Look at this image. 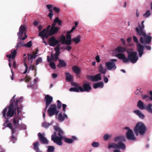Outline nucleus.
Masks as SVG:
<instances>
[{"instance_id": "nucleus-64", "label": "nucleus", "mask_w": 152, "mask_h": 152, "mask_svg": "<svg viewBox=\"0 0 152 152\" xmlns=\"http://www.w3.org/2000/svg\"><path fill=\"white\" fill-rule=\"evenodd\" d=\"M121 42H122V44L123 45H125V43H126V41L124 39L121 38Z\"/></svg>"}, {"instance_id": "nucleus-12", "label": "nucleus", "mask_w": 152, "mask_h": 152, "mask_svg": "<svg viewBox=\"0 0 152 152\" xmlns=\"http://www.w3.org/2000/svg\"><path fill=\"white\" fill-rule=\"evenodd\" d=\"M60 42V41L56 39L54 36L51 37L48 41V43L50 46L54 47L57 45H58V43Z\"/></svg>"}, {"instance_id": "nucleus-48", "label": "nucleus", "mask_w": 152, "mask_h": 152, "mask_svg": "<svg viewBox=\"0 0 152 152\" xmlns=\"http://www.w3.org/2000/svg\"><path fill=\"white\" fill-rule=\"evenodd\" d=\"M69 90L70 91H74L76 92H79L80 90L78 88V87H73L70 88Z\"/></svg>"}, {"instance_id": "nucleus-9", "label": "nucleus", "mask_w": 152, "mask_h": 152, "mask_svg": "<svg viewBox=\"0 0 152 152\" xmlns=\"http://www.w3.org/2000/svg\"><path fill=\"white\" fill-rule=\"evenodd\" d=\"M124 129L127 130L126 133V136L127 138L129 140H135L136 138L134 136L132 130L130 129L128 127H125Z\"/></svg>"}, {"instance_id": "nucleus-23", "label": "nucleus", "mask_w": 152, "mask_h": 152, "mask_svg": "<svg viewBox=\"0 0 152 152\" xmlns=\"http://www.w3.org/2000/svg\"><path fill=\"white\" fill-rule=\"evenodd\" d=\"M115 56L117 57L119 59L123 60V62L124 63H127V62L125 61L127 58H126L124 54L121 53H119L116 54Z\"/></svg>"}, {"instance_id": "nucleus-14", "label": "nucleus", "mask_w": 152, "mask_h": 152, "mask_svg": "<svg viewBox=\"0 0 152 152\" xmlns=\"http://www.w3.org/2000/svg\"><path fill=\"white\" fill-rule=\"evenodd\" d=\"M39 137V140L40 142L43 144H47L48 143V141L46 137H44V135L40 133L38 134Z\"/></svg>"}, {"instance_id": "nucleus-4", "label": "nucleus", "mask_w": 152, "mask_h": 152, "mask_svg": "<svg viewBox=\"0 0 152 152\" xmlns=\"http://www.w3.org/2000/svg\"><path fill=\"white\" fill-rule=\"evenodd\" d=\"M134 131L136 136L140 134L143 135L146 133V127L145 125L142 122L137 123L134 129Z\"/></svg>"}, {"instance_id": "nucleus-26", "label": "nucleus", "mask_w": 152, "mask_h": 152, "mask_svg": "<svg viewBox=\"0 0 152 152\" xmlns=\"http://www.w3.org/2000/svg\"><path fill=\"white\" fill-rule=\"evenodd\" d=\"M56 23H58L59 25L61 26V21L58 17L54 19L53 23L51 25V27H56Z\"/></svg>"}, {"instance_id": "nucleus-35", "label": "nucleus", "mask_w": 152, "mask_h": 152, "mask_svg": "<svg viewBox=\"0 0 152 152\" xmlns=\"http://www.w3.org/2000/svg\"><path fill=\"white\" fill-rule=\"evenodd\" d=\"M66 79L69 82L72 81L73 76L71 75L68 72H66Z\"/></svg>"}, {"instance_id": "nucleus-62", "label": "nucleus", "mask_w": 152, "mask_h": 152, "mask_svg": "<svg viewBox=\"0 0 152 152\" xmlns=\"http://www.w3.org/2000/svg\"><path fill=\"white\" fill-rule=\"evenodd\" d=\"M132 50L131 49H128L127 50H126V51L127 52V53L128 54V55L129 54H130V53H132V50Z\"/></svg>"}, {"instance_id": "nucleus-32", "label": "nucleus", "mask_w": 152, "mask_h": 152, "mask_svg": "<svg viewBox=\"0 0 152 152\" xmlns=\"http://www.w3.org/2000/svg\"><path fill=\"white\" fill-rule=\"evenodd\" d=\"M16 129H26V127L25 126H22L20 127H18L16 126H15L13 127H12L11 130L12 131V134H14L16 132Z\"/></svg>"}, {"instance_id": "nucleus-44", "label": "nucleus", "mask_w": 152, "mask_h": 152, "mask_svg": "<svg viewBox=\"0 0 152 152\" xmlns=\"http://www.w3.org/2000/svg\"><path fill=\"white\" fill-rule=\"evenodd\" d=\"M151 15V11L150 10H146V12L143 14V16L147 18L150 16Z\"/></svg>"}, {"instance_id": "nucleus-57", "label": "nucleus", "mask_w": 152, "mask_h": 152, "mask_svg": "<svg viewBox=\"0 0 152 152\" xmlns=\"http://www.w3.org/2000/svg\"><path fill=\"white\" fill-rule=\"evenodd\" d=\"M25 82H29V81L31 79V77H28L27 76H26L25 78Z\"/></svg>"}, {"instance_id": "nucleus-20", "label": "nucleus", "mask_w": 152, "mask_h": 152, "mask_svg": "<svg viewBox=\"0 0 152 152\" xmlns=\"http://www.w3.org/2000/svg\"><path fill=\"white\" fill-rule=\"evenodd\" d=\"M53 99V97L49 95H46L45 98V100L46 102L45 104L47 105H49L52 102Z\"/></svg>"}, {"instance_id": "nucleus-41", "label": "nucleus", "mask_w": 152, "mask_h": 152, "mask_svg": "<svg viewBox=\"0 0 152 152\" xmlns=\"http://www.w3.org/2000/svg\"><path fill=\"white\" fill-rule=\"evenodd\" d=\"M28 59L29 60H31V62H32L33 59H35V58L37 56L36 54H34V52H33V55H30L29 54H28Z\"/></svg>"}, {"instance_id": "nucleus-24", "label": "nucleus", "mask_w": 152, "mask_h": 152, "mask_svg": "<svg viewBox=\"0 0 152 152\" xmlns=\"http://www.w3.org/2000/svg\"><path fill=\"white\" fill-rule=\"evenodd\" d=\"M67 32L66 35V45H70L71 44L72 39H71V37L70 34Z\"/></svg>"}, {"instance_id": "nucleus-49", "label": "nucleus", "mask_w": 152, "mask_h": 152, "mask_svg": "<svg viewBox=\"0 0 152 152\" xmlns=\"http://www.w3.org/2000/svg\"><path fill=\"white\" fill-rule=\"evenodd\" d=\"M56 102L57 103L56 106L57 109H60L61 108L62 103L59 100H57Z\"/></svg>"}, {"instance_id": "nucleus-17", "label": "nucleus", "mask_w": 152, "mask_h": 152, "mask_svg": "<svg viewBox=\"0 0 152 152\" xmlns=\"http://www.w3.org/2000/svg\"><path fill=\"white\" fill-rule=\"evenodd\" d=\"M39 36L41 37L42 39L44 40L45 38H47L49 36V31L48 32V31L45 28L42 31L39 32Z\"/></svg>"}, {"instance_id": "nucleus-15", "label": "nucleus", "mask_w": 152, "mask_h": 152, "mask_svg": "<svg viewBox=\"0 0 152 152\" xmlns=\"http://www.w3.org/2000/svg\"><path fill=\"white\" fill-rule=\"evenodd\" d=\"M144 46L140 43L137 44V48L140 57H141L143 54Z\"/></svg>"}, {"instance_id": "nucleus-54", "label": "nucleus", "mask_w": 152, "mask_h": 152, "mask_svg": "<svg viewBox=\"0 0 152 152\" xmlns=\"http://www.w3.org/2000/svg\"><path fill=\"white\" fill-rule=\"evenodd\" d=\"M11 141H12V142L13 143H15V141L17 140L16 138L14 136L13 134L11 136Z\"/></svg>"}, {"instance_id": "nucleus-43", "label": "nucleus", "mask_w": 152, "mask_h": 152, "mask_svg": "<svg viewBox=\"0 0 152 152\" xmlns=\"http://www.w3.org/2000/svg\"><path fill=\"white\" fill-rule=\"evenodd\" d=\"M52 125L51 123H48L44 122L42 124V126L43 127L45 128H48L50 126Z\"/></svg>"}, {"instance_id": "nucleus-30", "label": "nucleus", "mask_w": 152, "mask_h": 152, "mask_svg": "<svg viewBox=\"0 0 152 152\" xmlns=\"http://www.w3.org/2000/svg\"><path fill=\"white\" fill-rule=\"evenodd\" d=\"M58 61L59 63L57 65L58 67H64L66 66V64L64 60L59 59Z\"/></svg>"}, {"instance_id": "nucleus-22", "label": "nucleus", "mask_w": 152, "mask_h": 152, "mask_svg": "<svg viewBox=\"0 0 152 152\" xmlns=\"http://www.w3.org/2000/svg\"><path fill=\"white\" fill-rule=\"evenodd\" d=\"M65 118L67 119L68 117L67 115L64 113L63 115L62 113H60L58 114V119L59 121H64Z\"/></svg>"}, {"instance_id": "nucleus-59", "label": "nucleus", "mask_w": 152, "mask_h": 152, "mask_svg": "<svg viewBox=\"0 0 152 152\" xmlns=\"http://www.w3.org/2000/svg\"><path fill=\"white\" fill-rule=\"evenodd\" d=\"M6 126L10 128L11 129H12V124L11 123H8L6 125Z\"/></svg>"}, {"instance_id": "nucleus-63", "label": "nucleus", "mask_w": 152, "mask_h": 152, "mask_svg": "<svg viewBox=\"0 0 152 152\" xmlns=\"http://www.w3.org/2000/svg\"><path fill=\"white\" fill-rule=\"evenodd\" d=\"M95 59L97 62H99L100 61V58L99 55L96 56Z\"/></svg>"}, {"instance_id": "nucleus-31", "label": "nucleus", "mask_w": 152, "mask_h": 152, "mask_svg": "<svg viewBox=\"0 0 152 152\" xmlns=\"http://www.w3.org/2000/svg\"><path fill=\"white\" fill-rule=\"evenodd\" d=\"M104 86V84L101 81L99 82L98 83H95L93 86V88H96L98 87L102 88Z\"/></svg>"}, {"instance_id": "nucleus-50", "label": "nucleus", "mask_w": 152, "mask_h": 152, "mask_svg": "<svg viewBox=\"0 0 152 152\" xmlns=\"http://www.w3.org/2000/svg\"><path fill=\"white\" fill-rule=\"evenodd\" d=\"M49 66L52 69H55L56 68V65L53 62H51L49 64Z\"/></svg>"}, {"instance_id": "nucleus-6", "label": "nucleus", "mask_w": 152, "mask_h": 152, "mask_svg": "<svg viewBox=\"0 0 152 152\" xmlns=\"http://www.w3.org/2000/svg\"><path fill=\"white\" fill-rule=\"evenodd\" d=\"M138 59V58L137 56V53L135 51H132V53L128 55V58L125 61L127 62V63L130 61L134 64L136 63Z\"/></svg>"}, {"instance_id": "nucleus-38", "label": "nucleus", "mask_w": 152, "mask_h": 152, "mask_svg": "<svg viewBox=\"0 0 152 152\" xmlns=\"http://www.w3.org/2000/svg\"><path fill=\"white\" fill-rule=\"evenodd\" d=\"M73 71L76 74H79L80 72V69L76 66H74L72 67Z\"/></svg>"}, {"instance_id": "nucleus-51", "label": "nucleus", "mask_w": 152, "mask_h": 152, "mask_svg": "<svg viewBox=\"0 0 152 152\" xmlns=\"http://www.w3.org/2000/svg\"><path fill=\"white\" fill-rule=\"evenodd\" d=\"M32 45V42L31 41H30L27 43L25 44V46L27 48H29L31 47Z\"/></svg>"}, {"instance_id": "nucleus-40", "label": "nucleus", "mask_w": 152, "mask_h": 152, "mask_svg": "<svg viewBox=\"0 0 152 152\" xmlns=\"http://www.w3.org/2000/svg\"><path fill=\"white\" fill-rule=\"evenodd\" d=\"M39 143L38 141H37L34 142L33 144V148L37 152L39 151Z\"/></svg>"}, {"instance_id": "nucleus-47", "label": "nucleus", "mask_w": 152, "mask_h": 152, "mask_svg": "<svg viewBox=\"0 0 152 152\" xmlns=\"http://www.w3.org/2000/svg\"><path fill=\"white\" fill-rule=\"evenodd\" d=\"M60 45H57L55 48L54 50L56 51V53L60 54Z\"/></svg>"}, {"instance_id": "nucleus-3", "label": "nucleus", "mask_w": 152, "mask_h": 152, "mask_svg": "<svg viewBox=\"0 0 152 152\" xmlns=\"http://www.w3.org/2000/svg\"><path fill=\"white\" fill-rule=\"evenodd\" d=\"M15 113V109H14L13 103L11 102L8 107H6L3 110L2 114L3 117L5 119L4 126H6L7 124L9 122V119L12 117Z\"/></svg>"}, {"instance_id": "nucleus-19", "label": "nucleus", "mask_w": 152, "mask_h": 152, "mask_svg": "<svg viewBox=\"0 0 152 152\" xmlns=\"http://www.w3.org/2000/svg\"><path fill=\"white\" fill-rule=\"evenodd\" d=\"M77 137L74 136H72L71 139L67 138L65 137L63 138V140L65 142L69 144L73 143L74 141L77 140Z\"/></svg>"}, {"instance_id": "nucleus-58", "label": "nucleus", "mask_w": 152, "mask_h": 152, "mask_svg": "<svg viewBox=\"0 0 152 152\" xmlns=\"http://www.w3.org/2000/svg\"><path fill=\"white\" fill-rule=\"evenodd\" d=\"M133 40L135 42L137 43V44L138 43H139L138 40L137 38V37H136L135 36H133Z\"/></svg>"}, {"instance_id": "nucleus-13", "label": "nucleus", "mask_w": 152, "mask_h": 152, "mask_svg": "<svg viewBox=\"0 0 152 152\" xmlns=\"http://www.w3.org/2000/svg\"><path fill=\"white\" fill-rule=\"evenodd\" d=\"M62 140H63V137H53V136L51 137L52 140L59 145H62Z\"/></svg>"}, {"instance_id": "nucleus-7", "label": "nucleus", "mask_w": 152, "mask_h": 152, "mask_svg": "<svg viewBox=\"0 0 152 152\" xmlns=\"http://www.w3.org/2000/svg\"><path fill=\"white\" fill-rule=\"evenodd\" d=\"M47 112L49 116H51L54 115H57L59 112V111L57 110L56 105L54 104L50 105Z\"/></svg>"}, {"instance_id": "nucleus-39", "label": "nucleus", "mask_w": 152, "mask_h": 152, "mask_svg": "<svg viewBox=\"0 0 152 152\" xmlns=\"http://www.w3.org/2000/svg\"><path fill=\"white\" fill-rule=\"evenodd\" d=\"M60 40L59 41L60 42H61L62 44L66 45V39L65 37L63 35H62L60 36Z\"/></svg>"}, {"instance_id": "nucleus-29", "label": "nucleus", "mask_w": 152, "mask_h": 152, "mask_svg": "<svg viewBox=\"0 0 152 152\" xmlns=\"http://www.w3.org/2000/svg\"><path fill=\"white\" fill-rule=\"evenodd\" d=\"M126 140L124 136H119L115 137L114 139V141L115 142L117 141H125Z\"/></svg>"}, {"instance_id": "nucleus-37", "label": "nucleus", "mask_w": 152, "mask_h": 152, "mask_svg": "<svg viewBox=\"0 0 152 152\" xmlns=\"http://www.w3.org/2000/svg\"><path fill=\"white\" fill-rule=\"evenodd\" d=\"M60 54L57 53H55L54 54H51V58L52 59L55 61H56L58 59V56Z\"/></svg>"}, {"instance_id": "nucleus-16", "label": "nucleus", "mask_w": 152, "mask_h": 152, "mask_svg": "<svg viewBox=\"0 0 152 152\" xmlns=\"http://www.w3.org/2000/svg\"><path fill=\"white\" fill-rule=\"evenodd\" d=\"M87 77L88 78L90 79L92 81H97L101 80L102 79L101 74L100 73H99L94 76L88 75Z\"/></svg>"}, {"instance_id": "nucleus-11", "label": "nucleus", "mask_w": 152, "mask_h": 152, "mask_svg": "<svg viewBox=\"0 0 152 152\" xmlns=\"http://www.w3.org/2000/svg\"><path fill=\"white\" fill-rule=\"evenodd\" d=\"M82 86L83 88L81 86L78 87L80 91L81 92L84 91L89 92L91 89L90 85L88 84L85 83Z\"/></svg>"}, {"instance_id": "nucleus-52", "label": "nucleus", "mask_w": 152, "mask_h": 152, "mask_svg": "<svg viewBox=\"0 0 152 152\" xmlns=\"http://www.w3.org/2000/svg\"><path fill=\"white\" fill-rule=\"evenodd\" d=\"M92 146L94 147H97L99 146V143L98 142H94L91 144Z\"/></svg>"}, {"instance_id": "nucleus-56", "label": "nucleus", "mask_w": 152, "mask_h": 152, "mask_svg": "<svg viewBox=\"0 0 152 152\" xmlns=\"http://www.w3.org/2000/svg\"><path fill=\"white\" fill-rule=\"evenodd\" d=\"M53 10L57 13H59L60 11V9L56 7H54L53 8Z\"/></svg>"}, {"instance_id": "nucleus-36", "label": "nucleus", "mask_w": 152, "mask_h": 152, "mask_svg": "<svg viewBox=\"0 0 152 152\" xmlns=\"http://www.w3.org/2000/svg\"><path fill=\"white\" fill-rule=\"evenodd\" d=\"M107 69L105 68L104 69L102 65H100L99 67V71L102 74H105L106 72Z\"/></svg>"}, {"instance_id": "nucleus-61", "label": "nucleus", "mask_w": 152, "mask_h": 152, "mask_svg": "<svg viewBox=\"0 0 152 152\" xmlns=\"http://www.w3.org/2000/svg\"><path fill=\"white\" fill-rule=\"evenodd\" d=\"M63 110L64 112L66 111V105L65 104H62Z\"/></svg>"}, {"instance_id": "nucleus-27", "label": "nucleus", "mask_w": 152, "mask_h": 152, "mask_svg": "<svg viewBox=\"0 0 152 152\" xmlns=\"http://www.w3.org/2000/svg\"><path fill=\"white\" fill-rule=\"evenodd\" d=\"M133 112L137 115L140 118L143 119L144 118L145 115L140 110H135Z\"/></svg>"}, {"instance_id": "nucleus-60", "label": "nucleus", "mask_w": 152, "mask_h": 152, "mask_svg": "<svg viewBox=\"0 0 152 152\" xmlns=\"http://www.w3.org/2000/svg\"><path fill=\"white\" fill-rule=\"evenodd\" d=\"M109 137V135L108 134H106L104 136V140H107Z\"/></svg>"}, {"instance_id": "nucleus-33", "label": "nucleus", "mask_w": 152, "mask_h": 152, "mask_svg": "<svg viewBox=\"0 0 152 152\" xmlns=\"http://www.w3.org/2000/svg\"><path fill=\"white\" fill-rule=\"evenodd\" d=\"M137 106L141 110H143L145 108L143 102L140 100L138 101Z\"/></svg>"}, {"instance_id": "nucleus-2", "label": "nucleus", "mask_w": 152, "mask_h": 152, "mask_svg": "<svg viewBox=\"0 0 152 152\" xmlns=\"http://www.w3.org/2000/svg\"><path fill=\"white\" fill-rule=\"evenodd\" d=\"M15 96H14L10 101V103L12 102L13 103L14 109H15V110H17L18 112L17 115L14 117L13 122L14 126H16L18 127H20L22 126H25L23 124L19 123V121L22 120V118L19 114L21 112L20 109L22 108V105H20V107H19L18 104L22 102L23 97H21L19 98H17L15 99Z\"/></svg>"}, {"instance_id": "nucleus-18", "label": "nucleus", "mask_w": 152, "mask_h": 152, "mask_svg": "<svg viewBox=\"0 0 152 152\" xmlns=\"http://www.w3.org/2000/svg\"><path fill=\"white\" fill-rule=\"evenodd\" d=\"M59 29V28L57 27H51L49 31V35L52 36L58 32Z\"/></svg>"}, {"instance_id": "nucleus-46", "label": "nucleus", "mask_w": 152, "mask_h": 152, "mask_svg": "<svg viewBox=\"0 0 152 152\" xmlns=\"http://www.w3.org/2000/svg\"><path fill=\"white\" fill-rule=\"evenodd\" d=\"M55 148L53 146H48L47 151L48 152H53L54 151Z\"/></svg>"}, {"instance_id": "nucleus-55", "label": "nucleus", "mask_w": 152, "mask_h": 152, "mask_svg": "<svg viewBox=\"0 0 152 152\" xmlns=\"http://www.w3.org/2000/svg\"><path fill=\"white\" fill-rule=\"evenodd\" d=\"M42 58L39 57L37 60H36V64L37 65H38L40 63L42 62Z\"/></svg>"}, {"instance_id": "nucleus-1", "label": "nucleus", "mask_w": 152, "mask_h": 152, "mask_svg": "<svg viewBox=\"0 0 152 152\" xmlns=\"http://www.w3.org/2000/svg\"><path fill=\"white\" fill-rule=\"evenodd\" d=\"M144 21H142L141 25L139 23L138 26L135 28V31L137 35L140 36V43L148 45L151 41L152 37L151 36V33H149L147 34H146L144 29Z\"/></svg>"}, {"instance_id": "nucleus-21", "label": "nucleus", "mask_w": 152, "mask_h": 152, "mask_svg": "<svg viewBox=\"0 0 152 152\" xmlns=\"http://www.w3.org/2000/svg\"><path fill=\"white\" fill-rule=\"evenodd\" d=\"M54 128L55 130L58 132V135L59 136L58 137H62L63 138L65 137L62 136L64 134V132L60 128L56 126H54Z\"/></svg>"}, {"instance_id": "nucleus-34", "label": "nucleus", "mask_w": 152, "mask_h": 152, "mask_svg": "<svg viewBox=\"0 0 152 152\" xmlns=\"http://www.w3.org/2000/svg\"><path fill=\"white\" fill-rule=\"evenodd\" d=\"M81 36L78 35L76 37H74L72 39V41L75 42V44H77L79 43L81 40Z\"/></svg>"}, {"instance_id": "nucleus-8", "label": "nucleus", "mask_w": 152, "mask_h": 152, "mask_svg": "<svg viewBox=\"0 0 152 152\" xmlns=\"http://www.w3.org/2000/svg\"><path fill=\"white\" fill-rule=\"evenodd\" d=\"M126 146L125 144L122 142V141H119L117 144L113 143L110 145L108 146V148L110 149L113 148L115 149H119L122 150H125Z\"/></svg>"}, {"instance_id": "nucleus-5", "label": "nucleus", "mask_w": 152, "mask_h": 152, "mask_svg": "<svg viewBox=\"0 0 152 152\" xmlns=\"http://www.w3.org/2000/svg\"><path fill=\"white\" fill-rule=\"evenodd\" d=\"M26 31L25 26L21 25L20 27L19 32L18 33V36L19 39L24 40L27 37V36L26 33Z\"/></svg>"}, {"instance_id": "nucleus-28", "label": "nucleus", "mask_w": 152, "mask_h": 152, "mask_svg": "<svg viewBox=\"0 0 152 152\" xmlns=\"http://www.w3.org/2000/svg\"><path fill=\"white\" fill-rule=\"evenodd\" d=\"M11 53L10 55H7L6 56L7 57L10 58L11 57L12 59L14 58L16 56L17 54V50H14L13 51H11Z\"/></svg>"}, {"instance_id": "nucleus-45", "label": "nucleus", "mask_w": 152, "mask_h": 152, "mask_svg": "<svg viewBox=\"0 0 152 152\" xmlns=\"http://www.w3.org/2000/svg\"><path fill=\"white\" fill-rule=\"evenodd\" d=\"M25 44L24 42L21 41L18 43V44L16 45V47H21L23 46H25Z\"/></svg>"}, {"instance_id": "nucleus-25", "label": "nucleus", "mask_w": 152, "mask_h": 152, "mask_svg": "<svg viewBox=\"0 0 152 152\" xmlns=\"http://www.w3.org/2000/svg\"><path fill=\"white\" fill-rule=\"evenodd\" d=\"M126 48L121 46H119L115 49V51L119 53H123L126 51Z\"/></svg>"}, {"instance_id": "nucleus-10", "label": "nucleus", "mask_w": 152, "mask_h": 152, "mask_svg": "<svg viewBox=\"0 0 152 152\" xmlns=\"http://www.w3.org/2000/svg\"><path fill=\"white\" fill-rule=\"evenodd\" d=\"M117 60L116 59H113L110 60L109 61L105 63V65L107 67L108 69L109 70H111L113 68L114 69L116 68L115 64L114 62H116Z\"/></svg>"}, {"instance_id": "nucleus-53", "label": "nucleus", "mask_w": 152, "mask_h": 152, "mask_svg": "<svg viewBox=\"0 0 152 152\" xmlns=\"http://www.w3.org/2000/svg\"><path fill=\"white\" fill-rule=\"evenodd\" d=\"M142 99H145V101H147L149 100V96L147 95H144L142 96Z\"/></svg>"}, {"instance_id": "nucleus-42", "label": "nucleus", "mask_w": 152, "mask_h": 152, "mask_svg": "<svg viewBox=\"0 0 152 152\" xmlns=\"http://www.w3.org/2000/svg\"><path fill=\"white\" fill-rule=\"evenodd\" d=\"M145 108L149 113H152V105L151 104H148Z\"/></svg>"}]
</instances>
